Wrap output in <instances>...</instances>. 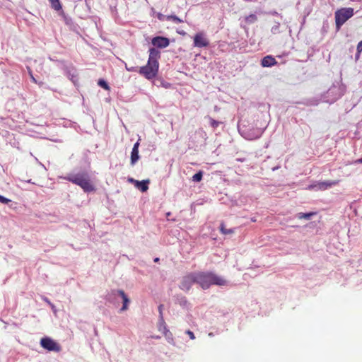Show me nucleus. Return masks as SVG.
<instances>
[{
  "mask_svg": "<svg viewBox=\"0 0 362 362\" xmlns=\"http://www.w3.org/2000/svg\"><path fill=\"white\" fill-rule=\"evenodd\" d=\"M197 284L203 289H207L211 285L226 286L228 281L223 277L218 276L212 272L195 273Z\"/></svg>",
  "mask_w": 362,
  "mask_h": 362,
  "instance_id": "1",
  "label": "nucleus"
},
{
  "mask_svg": "<svg viewBox=\"0 0 362 362\" xmlns=\"http://www.w3.org/2000/svg\"><path fill=\"white\" fill-rule=\"evenodd\" d=\"M66 179L80 186L86 192L94 190V186L91 183L90 176L87 173L82 172L76 174H69Z\"/></svg>",
  "mask_w": 362,
  "mask_h": 362,
  "instance_id": "2",
  "label": "nucleus"
},
{
  "mask_svg": "<svg viewBox=\"0 0 362 362\" xmlns=\"http://www.w3.org/2000/svg\"><path fill=\"white\" fill-rule=\"evenodd\" d=\"M344 88L340 86L333 85L322 95V102L333 103L344 94Z\"/></svg>",
  "mask_w": 362,
  "mask_h": 362,
  "instance_id": "3",
  "label": "nucleus"
},
{
  "mask_svg": "<svg viewBox=\"0 0 362 362\" xmlns=\"http://www.w3.org/2000/svg\"><path fill=\"white\" fill-rule=\"evenodd\" d=\"M335 23L337 30H339L341 25L354 16L352 8H342L335 12Z\"/></svg>",
  "mask_w": 362,
  "mask_h": 362,
  "instance_id": "4",
  "label": "nucleus"
},
{
  "mask_svg": "<svg viewBox=\"0 0 362 362\" xmlns=\"http://www.w3.org/2000/svg\"><path fill=\"white\" fill-rule=\"evenodd\" d=\"M158 64L150 63L148 62L146 66H141L139 69V73L144 76L147 79L153 78L158 71Z\"/></svg>",
  "mask_w": 362,
  "mask_h": 362,
  "instance_id": "5",
  "label": "nucleus"
},
{
  "mask_svg": "<svg viewBox=\"0 0 362 362\" xmlns=\"http://www.w3.org/2000/svg\"><path fill=\"white\" fill-rule=\"evenodd\" d=\"M194 283H197L195 273H191L190 274L183 277L180 282V288L183 291H189Z\"/></svg>",
  "mask_w": 362,
  "mask_h": 362,
  "instance_id": "6",
  "label": "nucleus"
},
{
  "mask_svg": "<svg viewBox=\"0 0 362 362\" xmlns=\"http://www.w3.org/2000/svg\"><path fill=\"white\" fill-rule=\"evenodd\" d=\"M40 344L44 349L48 351H59L60 350L59 346L49 337L42 338L40 340Z\"/></svg>",
  "mask_w": 362,
  "mask_h": 362,
  "instance_id": "7",
  "label": "nucleus"
},
{
  "mask_svg": "<svg viewBox=\"0 0 362 362\" xmlns=\"http://www.w3.org/2000/svg\"><path fill=\"white\" fill-rule=\"evenodd\" d=\"M337 181L317 182L308 186V189L325 190L337 184Z\"/></svg>",
  "mask_w": 362,
  "mask_h": 362,
  "instance_id": "8",
  "label": "nucleus"
},
{
  "mask_svg": "<svg viewBox=\"0 0 362 362\" xmlns=\"http://www.w3.org/2000/svg\"><path fill=\"white\" fill-rule=\"evenodd\" d=\"M209 41L206 37L204 33H198L194 37V46L196 47H206L209 46Z\"/></svg>",
  "mask_w": 362,
  "mask_h": 362,
  "instance_id": "9",
  "label": "nucleus"
},
{
  "mask_svg": "<svg viewBox=\"0 0 362 362\" xmlns=\"http://www.w3.org/2000/svg\"><path fill=\"white\" fill-rule=\"evenodd\" d=\"M151 43L158 48H165L169 45L170 40L167 37L158 36L152 39Z\"/></svg>",
  "mask_w": 362,
  "mask_h": 362,
  "instance_id": "10",
  "label": "nucleus"
},
{
  "mask_svg": "<svg viewBox=\"0 0 362 362\" xmlns=\"http://www.w3.org/2000/svg\"><path fill=\"white\" fill-rule=\"evenodd\" d=\"M116 295L119 296L122 300L123 305L121 308V310H125L127 309V307L130 303V300L127 297V296L125 294V293L122 290H117L115 291Z\"/></svg>",
  "mask_w": 362,
  "mask_h": 362,
  "instance_id": "11",
  "label": "nucleus"
},
{
  "mask_svg": "<svg viewBox=\"0 0 362 362\" xmlns=\"http://www.w3.org/2000/svg\"><path fill=\"white\" fill-rule=\"evenodd\" d=\"M160 57V52L155 49V48H151L149 49V57L148 62L150 63H154L156 64H158V59Z\"/></svg>",
  "mask_w": 362,
  "mask_h": 362,
  "instance_id": "12",
  "label": "nucleus"
},
{
  "mask_svg": "<svg viewBox=\"0 0 362 362\" xmlns=\"http://www.w3.org/2000/svg\"><path fill=\"white\" fill-rule=\"evenodd\" d=\"M276 63L277 62L272 56L267 55L262 59L261 65L263 67H271L276 64Z\"/></svg>",
  "mask_w": 362,
  "mask_h": 362,
  "instance_id": "13",
  "label": "nucleus"
},
{
  "mask_svg": "<svg viewBox=\"0 0 362 362\" xmlns=\"http://www.w3.org/2000/svg\"><path fill=\"white\" fill-rule=\"evenodd\" d=\"M149 181L147 180H142V181H135V187L141 190L142 192H144L148 190V184Z\"/></svg>",
  "mask_w": 362,
  "mask_h": 362,
  "instance_id": "14",
  "label": "nucleus"
},
{
  "mask_svg": "<svg viewBox=\"0 0 362 362\" xmlns=\"http://www.w3.org/2000/svg\"><path fill=\"white\" fill-rule=\"evenodd\" d=\"M158 329L162 332L163 334L166 337H169L171 335V333L167 329L165 322L163 320V318L159 321L158 324Z\"/></svg>",
  "mask_w": 362,
  "mask_h": 362,
  "instance_id": "15",
  "label": "nucleus"
},
{
  "mask_svg": "<svg viewBox=\"0 0 362 362\" xmlns=\"http://www.w3.org/2000/svg\"><path fill=\"white\" fill-rule=\"evenodd\" d=\"M139 159V150L132 149L131 153V164L134 165Z\"/></svg>",
  "mask_w": 362,
  "mask_h": 362,
  "instance_id": "16",
  "label": "nucleus"
},
{
  "mask_svg": "<svg viewBox=\"0 0 362 362\" xmlns=\"http://www.w3.org/2000/svg\"><path fill=\"white\" fill-rule=\"evenodd\" d=\"M177 301H178L179 304L180 305V306L185 308H188L190 305L185 296L179 297L177 298Z\"/></svg>",
  "mask_w": 362,
  "mask_h": 362,
  "instance_id": "17",
  "label": "nucleus"
},
{
  "mask_svg": "<svg viewBox=\"0 0 362 362\" xmlns=\"http://www.w3.org/2000/svg\"><path fill=\"white\" fill-rule=\"evenodd\" d=\"M315 215V213L310 212V213H298L296 216L299 219H306L309 220L310 218Z\"/></svg>",
  "mask_w": 362,
  "mask_h": 362,
  "instance_id": "18",
  "label": "nucleus"
},
{
  "mask_svg": "<svg viewBox=\"0 0 362 362\" xmlns=\"http://www.w3.org/2000/svg\"><path fill=\"white\" fill-rule=\"evenodd\" d=\"M51 4V6L56 11H59L62 9V5L59 2V0H49Z\"/></svg>",
  "mask_w": 362,
  "mask_h": 362,
  "instance_id": "19",
  "label": "nucleus"
},
{
  "mask_svg": "<svg viewBox=\"0 0 362 362\" xmlns=\"http://www.w3.org/2000/svg\"><path fill=\"white\" fill-rule=\"evenodd\" d=\"M202 177L203 173L200 170L192 176V180L193 182H198L202 180Z\"/></svg>",
  "mask_w": 362,
  "mask_h": 362,
  "instance_id": "20",
  "label": "nucleus"
},
{
  "mask_svg": "<svg viewBox=\"0 0 362 362\" xmlns=\"http://www.w3.org/2000/svg\"><path fill=\"white\" fill-rule=\"evenodd\" d=\"M166 20L168 21H170V20H172L175 23H182L183 22L182 20L180 19L177 16H175V15H170V16H168L166 17Z\"/></svg>",
  "mask_w": 362,
  "mask_h": 362,
  "instance_id": "21",
  "label": "nucleus"
},
{
  "mask_svg": "<svg viewBox=\"0 0 362 362\" xmlns=\"http://www.w3.org/2000/svg\"><path fill=\"white\" fill-rule=\"evenodd\" d=\"M208 119L209 120V124L210 125L213 127V128H216L218 127V125L221 124L220 122L218 121H216L215 119H214L213 118L210 117H208Z\"/></svg>",
  "mask_w": 362,
  "mask_h": 362,
  "instance_id": "22",
  "label": "nucleus"
},
{
  "mask_svg": "<svg viewBox=\"0 0 362 362\" xmlns=\"http://www.w3.org/2000/svg\"><path fill=\"white\" fill-rule=\"evenodd\" d=\"M98 84L105 90L110 89V86H108L107 83L103 79H100L98 82Z\"/></svg>",
  "mask_w": 362,
  "mask_h": 362,
  "instance_id": "23",
  "label": "nucleus"
},
{
  "mask_svg": "<svg viewBox=\"0 0 362 362\" xmlns=\"http://www.w3.org/2000/svg\"><path fill=\"white\" fill-rule=\"evenodd\" d=\"M220 228H221V231L222 232V233L226 234V235L231 234L234 232L233 229H232V228H230V229L225 228L224 225L223 223L221 225Z\"/></svg>",
  "mask_w": 362,
  "mask_h": 362,
  "instance_id": "24",
  "label": "nucleus"
},
{
  "mask_svg": "<svg viewBox=\"0 0 362 362\" xmlns=\"http://www.w3.org/2000/svg\"><path fill=\"white\" fill-rule=\"evenodd\" d=\"M246 20L248 23H252L257 21V16L254 14H251L248 17H247Z\"/></svg>",
  "mask_w": 362,
  "mask_h": 362,
  "instance_id": "25",
  "label": "nucleus"
},
{
  "mask_svg": "<svg viewBox=\"0 0 362 362\" xmlns=\"http://www.w3.org/2000/svg\"><path fill=\"white\" fill-rule=\"evenodd\" d=\"M271 30L272 33L274 34L278 33L279 32V23H276L274 26H272Z\"/></svg>",
  "mask_w": 362,
  "mask_h": 362,
  "instance_id": "26",
  "label": "nucleus"
},
{
  "mask_svg": "<svg viewBox=\"0 0 362 362\" xmlns=\"http://www.w3.org/2000/svg\"><path fill=\"white\" fill-rule=\"evenodd\" d=\"M9 202H11V200L9 199L0 195V203L7 204Z\"/></svg>",
  "mask_w": 362,
  "mask_h": 362,
  "instance_id": "27",
  "label": "nucleus"
},
{
  "mask_svg": "<svg viewBox=\"0 0 362 362\" xmlns=\"http://www.w3.org/2000/svg\"><path fill=\"white\" fill-rule=\"evenodd\" d=\"M125 68L128 71H136L137 68L135 66L129 67L127 64H125Z\"/></svg>",
  "mask_w": 362,
  "mask_h": 362,
  "instance_id": "28",
  "label": "nucleus"
},
{
  "mask_svg": "<svg viewBox=\"0 0 362 362\" xmlns=\"http://www.w3.org/2000/svg\"><path fill=\"white\" fill-rule=\"evenodd\" d=\"M357 52L358 54L362 52V40L358 43Z\"/></svg>",
  "mask_w": 362,
  "mask_h": 362,
  "instance_id": "29",
  "label": "nucleus"
},
{
  "mask_svg": "<svg viewBox=\"0 0 362 362\" xmlns=\"http://www.w3.org/2000/svg\"><path fill=\"white\" fill-rule=\"evenodd\" d=\"M168 16H165V15H163V14H161V13H158V18L160 21H165L166 20V17Z\"/></svg>",
  "mask_w": 362,
  "mask_h": 362,
  "instance_id": "30",
  "label": "nucleus"
},
{
  "mask_svg": "<svg viewBox=\"0 0 362 362\" xmlns=\"http://www.w3.org/2000/svg\"><path fill=\"white\" fill-rule=\"evenodd\" d=\"M28 72H29V75L30 76V78H31V80L34 82V83H37V81L36 79L35 78V77L33 76V73L31 71V70L30 69V68H28Z\"/></svg>",
  "mask_w": 362,
  "mask_h": 362,
  "instance_id": "31",
  "label": "nucleus"
},
{
  "mask_svg": "<svg viewBox=\"0 0 362 362\" xmlns=\"http://www.w3.org/2000/svg\"><path fill=\"white\" fill-rule=\"evenodd\" d=\"M186 333L189 335L191 339H194L195 338L194 334L192 332L187 330Z\"/></svg>",
  "mask_w": 362,
  "mask_h": 362,
  "instance_id": "32",
  "label": "nucleus"
},
{
  "mask_svg": "<svg viewBox=\"0 0 362 362\" xmlns=\"http://www.w3.org/2000/svg\"><path fill=\"white\" fill-rule=\"evenodd\" d=\"M139 141H136V142L134 144V146H133V148H132V149H134V150H139Z\"/></svg>",
  "mask_w": 362,
  "mask_h": 362,
  "instance_id": "33",
  "label": "nucleus"
},
{
  "mask_svg": "<svg viewBox=\"0 0 362 362\" xmlns=\"http://www.w3.org/2000/svg\"><path fill=\"white\" fill-rule=\"evenodd\" d=\"M43 300L46 301L47 303H49L52 306V308L54 310V306L49 302V300L47 298H43Z\"/></svg>",
  "mask_w": 362,
  "mask_h": 362,
  "instance_id": "34",
  "label": "nucleus"
},
{
  "mask_svg": "<svg viewBox=\"0 0 362 362\" xmlns=\"http://www.w3.org/2000/svg\"><path fill=\"white\" fill-rule=\"evenodd\" d=\"M261 134H262V132H259L256 136H255V137H249L248 139H253L259 138Z\"/></svg>",
  "mask_w": 362,
  "mask_h": 362,
  "instance_id": "35",
  "label": "nucleus"
},
{
  "mask_svg": "<svg viewBox=\"0 0 362 362\" xmlns=\"http://www.w3.org/2000/svg\"><path fill=\"white\" fill-rule=\"evenodd\" d=\"M163 308V305H162L158 306V310H159L160 315H163V313H162Z\"/></svg>",
  "mask_w": 362,
  "mask_h": 362,
  "instance_id": "36",
  "label": "nucleus"
},
{
  "mask_svg": "<svg viewBox=\"0 0 362 362\" xmlns=\"http://www.w3.org/2000/svg\"><path fill=\"white\" fill-rule=\"evenodd\" d=\"M70 79L75 83H76V80H75V76L74 74H72L70 77Z\"/></svg>",
  "mask_w": 362,
  "mask_h": 362,
  "instance_id": "37",
  "label": "nucleus"
},
{
  "mask_svg": "<svg viewBox=\"0 0 362 362\" xmlns=\"http://www.w3.org/2000/svg\"><path fill=\"white\" fill-rule=\"evenodd\" d=\"M355 163H362V158H360V159L356 160L355 161Z\"/></svg>",
  "mask_w": 362,
  "mask_h": 362,
  "instance_id": "38",
  "label": "nucleus"
},
{
  "mask_svg": "<svg viewBox=\"0 0 362 362\" xmlns=\"http://www.w3.org/2000/svg\"><path fill=\"white\" fill-rule=\"evenodd\" d=\"M129 180L131 182H133V183H134V184H135V181H136V180H134L133 178H130Z\"/></svg>",
  "mask_w": 362,
  "mask_h": 362,
  "instance_id": "39",
  "label": "nucleus"
},
{
  "mask_svg": "<svg viewBox=\"0 0 362 362\" xmlns=\"http://www.w3.org/2000/svg\"><path fill=\"white\" fill-rule=\"evenodd\" d=\"M159 261V258L156 257L154 259L155 262H158Z\"/></svg>",
  "mask_w": 362,
  "mask_h": 362,
  "instance_id": "40",
  "label": "nucleus"
},
{
  "mask_svg": "<svg viewBox=\"0 0 362 362\" xmlns=\"http://www.w3.org/2000/svg\"><path fill=\"white\" fill-rule=\"evenodd\" d=\"M251 221H252V222H255V221H256V218H251Z\"/></svg>",
  "mask_w": 362,
  "mask_h": 362,
  "instance_id": "41",
  "label": "nucleus"
},
{
  "mask_svg": "<svg viewBox=\"0 0 362 362\" xmlns=\"http://www.w3.org/2000/svg\"><path fill=\"white\" fill-rule=\"evenodd\" d=\"M180 33L182 34V35H185V32L182 33V31H180Z\"/></svg>",
  "mask_w": 362,
  "mask_h": 362,
  "instance_id": "42",
  "label": "nucleus"
},
{
  "mask_svg": "<svg viewBox=\"0 0 362 362\" xmlns=\"http://www.w3.org/2000/svg\"><path fill=\"white\" fill-rule=\"evenodd\" d=\"M180 33L182 34V35H185V32L182 33V31H180Z\"/></svg>",
  "mask_w": 362,
  "mask_h": 362,
  "instance_id": "43",
  "label": "nucleus"
}]
</instances>
